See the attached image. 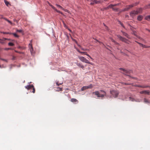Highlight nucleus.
I'll return each mask as SVG.
<instances>
[{
  "label": "nucleus",
  "instance_id": "1",
  "mask_svg": "<svg viewBox=\"0 0 150 150\" xmlns=\"http://www.w3.org/2000/svg\"><path fill=\"white\" fill-rule=\"evenodd\" d=\"M100 92L103 93L101 94L99 91H97L93 93L95 94L98 97H101L102 98H103L104 96H106V93L103 90H101L100 91Z\"/></svg>",
  "mask_w": 150,
  "mask_h": 150
},
{
  "label": "nucleus",
  "instance_id": "2",
  "mask_svg": "<svg viewBox=\"0 0 150 150\" xmlns=\"http://www.w3.org/2000/svg\"><path fill=\"white\" fill-rule=\"evenodd\" d=\"M110 93L111 94L113 97L116 98L119 94V92L117 90H113L110 91Z\"/></svg>",
  "mask_w": 150,
  "mask_h": 150
},
{
  "label": "nucleus",
  "instance_id": "3",
  "mask_svg": "<svg viewBox=\"0 0 150 150\" xmlns=\"http://www.w3.org/2000/svg\"><path fill=\"white\" fill-rule=\"evenodd\" d=\"M78 58L81 61L83 62L92 64L91 62H89L88 60L86 59L84 57L79 56Z\"/></svg>",
  "mask_w": 150,
  "mask_h": 150
},
{
  "label": "nucleus",
  "instance_id": "4",
  "mask_svg": "<svg viewBox=\"0 0 150 150\" xmlns=\"http://www.w3.org/2000/svg\"><path fill=\"white\" fill-rule=\"evenodd\" d=\"M117 37L120 39V40H121L122 41L125 42L129 44V43L128 42L129 41L128 40H127L126 38L122 37L120 35H117Z\"/></svg>",
  "mask_w": 150,
  "mask_h": 150
},
{
  "label": "nucleus",
  "instance_id": "5",
  "mask_svg": "<svg viewBox=\"0 0 150 150\" xmlns=\"http://www.w3.org/2000/svg\"><path fill=\"white\" fill-rule=\"evenodd\" d=\"M25 88L27 89L28 90H29L30 89H32L33 91H32V92L34 93H35V89L33 85H29L25 86Z\"/></svg>",
  "mask_w": 150,
  "mask_h": 150
},
{
  "label": "nucleus",
  "instance_id": "6",
  "mask_svg": "<svg viewBox=\"0 0 150 150\" xmlns=\"http://www.w3.org/2000/svg\"><path fill=\"white\" fill-rule=\"evenodd\" d=\"M93 87V85L91 84H90L88 86H83L81 89V90L82 91L85 90L86 89H88V88H92Z\"/></svg>",
  "mask_w": 150,
  "mask_h": 150
},
{
  "label": "nucleus",
  "instance_id": "7",
  "mask_svg": "<svg viewBox=\"0 0 150 150\" xmlns=\"http://www.w3.org/2000/svg\"><path fill=\"white\" fill-rule=\"evenodd\" d=\"M32 42V40L30 41V43L29 44V47L30 48V51L32 54L34 53V51H33V48L32 46L31 43Z\"/></svg>",
  "mask_w": 150,
  "mask_h": 150
},
{
  "label": "nucleus",
  "instance_id": "8",
  "mask_svg": "<svg viewBox=\"0 0 150 150\" xmlns=\"http://www.w3.org/2000/svg\"><path fill=\"white\" fill-rule=\"evenodd\" d=\"M137 5L136 4H133L132 5H129L127 6H126V7L123 10V11H128L130 8L134 6H136Z\"/></svg>",
  "mask_w": 150,
  "mask_h": 150
},
{
  "label": "nucleus",
  "instance_id": "9",
  "mask_svg": "<svg viewBox=\"0 0 150 150\" xmlns=\"http://www.w3.org/2000/svg\"><path fill=\"white\" fill-rule=\"evenodd\" d=\"M138 12L137 11H132L130 13V16L132 18H133L135 15L138 14Z\"/></svg>",
  "mask_w": 150,
  "mask_h": 150
},
{
  "label": "nucleus",
  "instance_id": "10",
  "mask_svg": "<svg viewBox=\"0 0 150 150\" xmlns=\"http://www.w3.org/2000/svg\"><path fill=\"white\" fill-rule=\"evenodd\" d=\"M120 69L123 71V73L124 74H129V71L127 70H125L124 69L122 68H120Z\"/></svg>",
  "mask_w": 150,
  "mask_h": 150
},
{
  "label": "nucleus",
  "instance_id": "11",
  "mask_svg": "<svg viewBox=\"0 0 150 150\" xmlns=\"http://www.w3.org/2000/svg\"><path fill=\"white\" fill-rule=\"evenodd\" d=\"M91 2L90 4L92 5H93L94 4H96L98 3L99 2L97 1V0H91Z\"/></svg>",
  "mask_w": 150,
  "mask_h": 150
},
{
  "label": "nucleus",
  "instance_id": "12",
  "mask_svg": "<svg viewBox=\"0 0 150 150\" xmlns=\"http://www.w3.org/2000/svg\"><path fill=\"white\" fill-rule=\"evenodd\" d=\"M150 92L149 91H140V93L141 94H142L144 93L148 95L149 94Z\"/></svg>",
  "mask_w": 150,
  "mask_h": 150
},
{
  "label": "nucleus",
  "instance_id": "13",
  "mask_svg": "<svg viewBox=\"0 0 150 150\" xmlns=\"http://www.w3.org/2000/svg\"><path fill=\"white\" fill-rule=\"evenodd\" d=\"M71 102L75 103H78V101L75 98H71Z\"/></svg>",
  "mask_w": 150,
  "mask_h": 150
},
{
  "label": "nucleus",
  "instance_id": "14",
  "mask_svg": "<svg viewBox=\"0 0 150 150\" xmlns=\"http://www.w3.org/2000/svg\"><path fill=\"white\" fill-rule=\"evenodd\" d=\"M76 64L77 66L81 68H82V69H84V67L83 65H82V64L78 62L76 63Z\"/></svg>",
  "mask_w": 150,
  "mask_h": 150
},
{
  "label": "nucleus",
  "instance_id": "15",
  "mask_svg": "<svg viewBox=\"0 0 150 150\" xmlns=\"http://www.w3.org/2000/svg\"><path fill=\"white\" fill-rule=\"evenodd\" d=\"M143 17L142 15H139L137 18V20L139 21H141L143 19Z\"/></svg>",
  "mask_w": 150,
  "mask_h": 150
},
{
  "label": "nucleus",
  "instance_id": "16",
  "mask_svg": "<svg viewBox=\"0 0 150 150\" xmlns=\"http://www.w3.org/2000/svg\"><path fill=\"white\" fill-rule=\"evenodd\" d=\"M121 32L125 36H126L127 38H129V35H128V34H127L126 33L123 31H122Z\"/></svg>",
  "mask_w": 150,
  "mask_h": 150
},
{
  "label": "nucleus",
  "instance_id": "17",
  "mask_svg": "<svg viewBox=\"0 0 150 150\" xmlns=\"http://www.w3.org/2000/svg\"><path fill=\"white\" fill-rule=\"evenodd\" d=\"M4 2L5 4L8 6L9 5H10L9 2L6 0H4Z\"/></svg>",
  "mask_w": 150,
  "mask_h": 150
},
{
  "label": "nucleus",
  "instance_id": "18",
  "mask_svg": "<svg viewBox=\"0 0 150 150\" xmlns=\"http://www.w3.org/2000/svg\"><path fill=\"white\" fill-rule=\"evenodd\" d=\"M10 35H13L14 36L17 38H18L19 37V36L16 33H10Z\"/></svg>",
  "mask_w": 150,
  "mask_h": 150
},
{
  "label": "nucleus",
  "instance_id": "19",
  "mask_svg": "<svg viewBox=\"0 0 150 150\" xmlns=\"http://www.w3.org/2000/svg\"><path fill=\"white\" fill-rule=\"evenodd\" d=\"M113 7V4H111L110 5H109V6H108L107 7L105 8V10H107V9H108L109 8H112V7Z\"/></svg>",
  "mask_w": 150,
  "mask_h": 150
},
{
  "label": "nucleus",
  "instance_id": "20",
  "mask_svg": "<svg viewBox=\"0 0 150 150\" xmlns=\"http://www.w3.org/2000/svg\"><path fill=\"white\" fill-rule=\"evenodd\" d=\"M145 19L147 21H150V15L146 16L145 17Z\"/></svg>",
  "mask_w": 150,
  "mask_h": 150
},
{
  "label": "nucleus",
  "instance_id": "21",
  "mask_svg": "<svg viewBox=\"0 0 150 150\" xmlns=\"http://www.w3.org/2000/svg\"><path fill=\"white\" fill-rule=\"evenodd\" d=\"M57 89L56 90V91H62V88L60 87H57Z\"/></svg>",
  "mask_w": 150,
  "mask_h": 150
},
{
  "label": "nucleus",
  "instance_id": "22",
  "mask_svg": "<svg viewBox=\"0 0 150 150\" xmlns=\"http://www.w3.org/2000/svg\"><path fill=\"white\" fill-rule=\"evenodd\" d=\"M142 9L141 8H139L138 9L137 11L138 12V14L141 13L142 12Z\"/></svg>",
  "mask_w": 150,
  "mask_h": 150
},
{
  "label": "nucleus",
  "instance_id": "23",
  "mask_svg": "<svg viewBox=\"0 0 150 150\" xmlns=\"http://www.w3.org/2000/svg\"><path fill=\"white\" fill-rule=\"evenodd\" d=\"M111 41L114 42L115 44H118V45L119 44V43H117V42H116L114 40H113V39H112V38H111Z\"/></svg>",
  "mask_w": 150,
  "mask_h": 150
},
{
  "label": "nucleus",
  "instance_id": "24",
  "mask_svg": "<svg viewBox=\"0 0 150 150\" xmlns=\"http://www.w3.org/2000/svg\"><path fill=\"white\" fill-rule=\"evenodd\" d=\"M71 39L73 41H74L78 45V46L79 47H80L81 46L80 45H78V43H77V41L74 39H73V38H71Z\"/></svg>",
  "mask_w": 150,
  "mask_h": 150
},
{
  "label": "nucleus",
  "instance_id": "25",
  "mask_svg": "<svg viewBox=\"0 0 150 150\" xmlns=\"http://www.w3.org/2000/svg\"><path fill=\"white\" fill-rule=\"evenodd\" d=\"M8 45L9 46H13L14 45V44L12 42H9L8 43Z\"/></svg>",
  "mask_w": 150,
  "mask_h": 150
},
{
  "label": "nucleus",
  "instance_id": "26",
  "mask_svg": "<svg viewBox=\"0 0 150 150\" xmlns=\"http://www.w3.org/2000/svg\"><path fill=\"white\" fill-rule=\"evenodd\" d=\"M16 31L17 32H18L19 33H21L23 32V30L22 29H20V30H18L17 29L16 30Z\"/></svg>",
  "mask_w": 150,
  "mask_h": 150
},
{
  "label": "nucleus",
  "instance_id": "27",
  "mask_svg": "<svg viewBox=\"0 0 150 150\" xmlns=\"http://www.w3.org/2000/svg\"><path fill=\"white\" fill-rule=\"evenodd\" d=\"M144 101L145 103H149V101L145 98H144Z\"/></svg>",
  "mask_w": 150,
  "mask_h": 150
},
{
  "label": "nucleus",
  "instance_id": "28",
  "mask_svg": "<svg viewBox=\"0 0 150 150\" xmlns=\"http://www.w3.org/2000/svg\"><path fill=\"white\" fill-rule=\"evenodd\" d=\"M4 41V40H3V38L2 39H0V43L1 44H4V43L3 41Z\"/></svg>",
  "mask_w": 150,
  "mask_h": 150
},
{
  "label": "nucleus",
  "instance_id": "29",
  "mask_svg": "<svg viewBox=\"0 0 150 150\" xmlns=\"http://www.w3.org/2000/svg\"><path fill=\"white\" fill-rule=\"evenodd\" d=\"M1 33H3L4 34H9L10 35V33H11L6 32H1Z\"/></svg>",
  "mask_w": 150,
  "mask_h": 150
},
{
  "label": "nucleus",
  "instance_id": "30",
  "mask_svg": "<svg viewBox=\"0 0 150 150\" xmlns=\"http://www.w3.org/2000/svg\"><path fill=\"white\" fill-rule=\"evenodd\" d=\"M149 86L147 85H143L142 86V88H146L148 87H149Z\"/></svg>",
  "mask_w": 150,
  "mask_h": 150
},
{
  "label": "nucleus",
  "instance_id": "31",
  "mask_svg": "<svg viewBox=\"0 0 150 150\" xmlns=\"http://www.w3.org/2000/svg\"><path fill=\"white\" fill-rule=\"evenodd\" d=\"M56 6L62 9H63V7H62L61 6H60V5H58V4H56Z\"/></svg>",
  "mask_w": 150,
  "mask_h": 150
},
{
  "label": "nucleus",
  "instance_id": "32",
  "mask_svg": "<svg viewBox=\"0 0 150 150\" xmlns=\"http://www.w3.org/2000/svg\"><path fill=\"white\" fill-rule=\"evenodd\" d=\"M141 46L143 48H147V46H146L145 45H144L143 44L141 45Z\"/></svg>",
  "mask_w": 150,
  "mask_h": 150
},
{
  "label": "nucleus",
  "instance_id": "33",
  "mask_svg": "<svg viewBox=\"0 0 150 150\" xmlns=\"http://www.w3.org/2000/svg\"><path fill=\"white\" fill-rule=\"evenodd\" d=\"M112 9L114 10V11H118V9L117 8H114V7H112Z\"/></svg>",
  "mask_w": 150,
  "mask_h": 150
},
{
  "label": "nucleus",
  "instance_id": "34",
  "mask_svg": "<svg viewBox=\"0 0 150 150\" xmlns=\"http://www.w3.org/2000/svg\"><path fill=\"white\" fill-rule=\"evenodd\" d=\"M103 25H104V26H105V29L107 30H109V29H108V27L107 26L105 25V24H104V23H103Z\"/></svg>",
  "mask_w": 150,
  "mask_h": 150
},
{
  "label": "nucleus",
  "instance_id": "35",
  "mask_svg": "<svg viewBox=\"0 0 150 150\" xmlns=\"http://www.w3.org/2000/svg\"><path fill=\"white\" fill-rule=\"evenodd\" d=\"M62 83H59L58 82H57L56 83V84L57 86H59L60 85H61L62 84Z\"/></svg>",
  "mask_w": 150,
  "mask_h": 150
},
{
  "label": "nucleus",
  "instance_id": "36",
  "mask_svg": "<svg viewBox=\"0 0 150 150\" xmlns=\"http://www.w3.org/2000/svg\"><path fill=\"white\" fill-rule=\"evenodd\" d=\"M119 23L120 24V25H122V27H123V28H125V27L123 25V24L120 21H119Z\"/></svg>",
  "mask_w": 150,
  "mask_h": 150
},
{
  "label": "nucleus",
  "instance_id": "37",
  "mask_svg": "<svg viewBox=\"0 0 150 150\" xmlns=\"http://www.w3.org/2000/svg\"><path fill=\"white\" fill-rule=\"evenodd\" d=\"M0 59H1V60H3V61H5L6 62H7V61L6 59H1V58H0Z\"/></svg>",
  "mask_w": 150,
  "mask_h": 150
},
{
  "label": "nucleus",
  "instance_id": "38",
  "mask_svg": "<svg viewBox=\"0 0 150 150\" xmlns=\"http://www.w3.org/2000/svg\"><path fill=\"white\" fill-rule=\"evenodd\" d=\"M135 86L136 87H138L142 88V86L140 85H137Z\"/></svg>",
  "mask_w": 150,
  "mask_h": 150
},
{
  "label": "nucleus",
  "instance_id": "39",
  "mask_svg": "<svg viewBox=\"0 0 150 150\" xmlns=\"http://www.w3.org/2000/svg\"><path fill=\"white\" fill-rule=\"evenodd\" d=\"M3 40H4V41L6 40H11L10 39H7V38H3Z\"/></svg>",
  "mask_w": 150,
  "mask_h": 150
},
{
  "label": "nucleus",
  "instance_id": "40",
  "mask_svg": "<svg viewBox=\"0 0 150 150\" xmlns=\"http://www.w3.org/2000/svg\"><path fill=\"white\" fill-rule=\"evenodd\" d=\"M50 6L54 10L55 9V8L52 5H50Z\"/></svg>",
  "mask_w": 150,
  "mask_h": 150
},
{
  "label": "nucleus",
  "instance_id": "41",
  "mask_svg": "<svg viewBox=\"0 0 150 150\" xmlns=\"http://www.w3.org/2000/svg\"><path fill=\"white\" fill-rule=\"evenodd\" d=\"M93 39H94V40H96L97 42H98L100 44L102 43L101 42L99 41L98 40H97L96 39H94L93 38Z\"/></svg>",
  "mask_w": 150,
  "mask_h": 150
},
{
  "label": "nucleus",
  "instance_id": "42",
  "mask_svg": "<svg viewBox=\"0 0 150 150\" xmlns=\"http://www.w3.org/2000/svg\"><path fill=\"white\" fill-rule=\"evenodd\" d=\"M7 21L9 23H10L11 24H12V22L9 20H8Z\"/></svg>",
  "mask_w": 150,
  "mask_h": 150
},
{
  "label": "nucleus",
  "instance_id": "43",
  "mask_svg": "<svg viewBox=\"0 0 150 150\" xmlns=\"http://www.w3.org/2000/svg\"><path fill=\"white\" fill-rule=\"evenodd\" d=\"M85 55H86L88 57H90V56L88 54H87V53H85Z\"/></svg>",
  "mask_w": 150,
  "mask_h": 150
},
{
  "label": "nucleus",
  "instance_id": "44",
  "mask_svg": "<svg viewBox=\"0 0 150 150\" xmlns=\"http://www.w3.org/2000/svg\"><path fill=\"white\" fill-rule=\"evenodd\" d=\"M63 25H64V27H65L66 28H67V26L66 25L65 23H64V24Z\"/></svg>",
  "mask_w": 150,
  "mask_h": 150
},
{
  "label": "nucleus",
  "instance_id": "45",
  "mask_svg": "<svg viewBox=\"0 0 150 150\" xmlns=\"http://www.w3.org/2000/svg\"><path fill=\"white\" fill-rule=\"evenodd\" d=\"M4 18L2 15H0V18Z\"/></svg>",
  "mask_w": 150,
  "mask_h": 150
},
{
  "label": "nucleus",
  "instance_id": "46",
  "mask_svg": "<svg viewBox=\"0 0 150 150\" xmlns=\"http://www.w3.org/2000/svg\"><path fill=\"white\" fill-rule=\"evenodd\" d=\"M57 12L58 13H61L62 14V13L60 11H58Z\"/></svg>",
  "mask_w": 150,
  "mask_h": 150
},
{
  "label": "nucleus",
  "instance_id": "47",
  "mask_svg": "<svg viewBox=\"0 0 150 150\" xmlns=\"http://www.w3.org/2000/svg\"><path fill=\"white\" fill-rule=\"evenodd\" d=\"M119 5V4H113V7L114 6H117L118 5Z\"/></svg>",
  "mask_w": 150,
  "mask_h": 150
},
{
  "label": "nucleus",
  "instance_id": "48",
  "mask_svg": "<svg viewBox=\"0 0 150 150\" xmlns=\"http://www.w3.org/2000/svg\"><path fill=\"white\" fill-rule=\"evenodd\" d=\"M15 58H16V57H15L14 56H13V57L12 59H13V60H15Z\"/></svg>",
  "mask_w": 150,
  "mask_h": 150
},
{
  "label": "nucleus",
  "instance_id": "49",
  "mask_svg": "<svg viewBox=\"0 0 150 150\" xmlns=\"http://www.w3.org/2000/svg\"><path fill=\"white\" fill-rule=\"evenodd\" d=\"M81 54H85V53H87L86 52H81Z\"/></svg>",
  "mask_w": 150,
  "mask_h": 150
},
{
  "label": "nucleus",
  "instance_id": "50",
  "mask_svg": "<svg viewBox=\"0 0 150 150\" xmlns=\"http://www.w3.org/2000/svg\"><path fill=\"white\" fill-rule=\"evenodd\" d=\"M10 49V48H6L5 49V50H9Z\"/></svg>",
  "mask_w": 150,
  "mask_h": 150
},
{
  "label": "nucleus",
  "instance_id": "51",
  "mask_svg": "<svg viewBox=\"0 0 150 150\" xmlns=\"http://www.w3.org/2000/svg\"><path fill=\"white\" fill-rule=\"evenodd\" d=\"M3 19H4V20H5L6 21H7L8 20L7 19L4 18Z\"/></svg>",
  "mask_w": 150,
  "mask_h": 150
},
{
  "label": "nucleus",
  "instance_id": "52",
  "mask_svg": "<svg viewBox=\"0 0 150 150\" xmlns=\"http://www.w3.org/2000/svg\"><path fill=\"white\" fill-rule=\"evenodd\" d=\"M77 51H78V52H79V53H81V51H80L79 50H78H78H77Z\"/></svg>",
  "mask_w": 150,
  "mask_h": 150
},
{
  "label": "nucleus",
  "instance_id": "53",
  "mask_svg": "<svg viewBox=\"0 0 150 150\" xmlns=\"http://www.w3.org/2000/svg\"><path fill=\"white\" fill-rule=\"evenodd\" d=\"M129 98H130V100L132 101H133L132 100V99H133L132 98H131V97H129Z\"/></svg>",
  "mask_w": 150,
  "mask_h": 150
},
{
  "label": "nucleus",
  "instance_id": "54",
  "mask_svg": "<svg viewBox=\"0 0 150 150\" xmlns=\"http://www.w3.org/2000/svg\"><path fill=\"white\" fill-rule=\"evenodd\" d=\"M81 49L82 50H86V49H83V48H81Z\"/></svg>",
  "mask_w": 150,
  "mask_h": 150
},
{
  "label": "nucleus",
  "instance_id": "55",
  "mask_svg": "<svg viewBox=\"0 0 150 150\" xmlns=\"http://www.w3.org/2000/svg\"><path fill=\"white\" fill-rule=\"evenodd\" d=\"M137 43L139 44V45H140L141 46V45L142 44H141V43H139V42H137Z\"/></svg>",
  "mask_w": 150,
  "mask_h": 150
},
{
  "label": "nucleus",
  "instance_id": "56",
  "mask_svg": "<svg viewBox=\"0 0 150 150\" xmlns=\"http://www.w3.org/2000/svg\"><path fill=\"white\" fill-rule=\"evenodd\" d=\"M125 17L126 18H128L129 17V16L128 15H126Z\"/></svg>",
  "mask_w": 150,
  "mask_h": 150
},
{
  "label": "nucleus",
  "instance_id": "57",
  "mask_svg": "<svg viewBox=\"0 0 150 150\" xmlns=\"http://www.w3.org/2000/svg\"><path fill=\"white\" fill-rule=\"evenodd\" d=\"M55 11H56L57 12L58 11L57 10L56 8H55V9L54 10Z\"/></svg>",
  "mask_w": 150,
  "mask_h": 150
},
{
  "label": "nucleus",
  "instance_id": "58",
  "mask_svg": "<svg viewBox=\"0 0 150 150\" xmlns=\"http://www.w3.org/2000/svg\"><path fill=\"white\" fill-rule=\"evenodd\" d=\"M90 58H91V59L92 60H93V58H92L91 57H90Z\"/></svg>",
  "mask_w": 150,
  "mask_h": 150
},
{
  "label": "nucleus",
  "instance_id": "59",
  "mask_svg": "<svg viewBox=\"0 0 150 150\" xmlns=\"http://www.w3.org/2000/svg\"><path fill=\"white\" fill-rule=\"evenodd\" d=\"M68 30L70 31V32H71V30L70 29L68 28Z\"/></svg>",
  "mask_w": 150,
  "mask_h": 150
},
{
  "label": "nucleus",
  "instance_id": "60",
  "mask_svg": "<svg viewBox=\"0 0 150 150\" xmlns=\"http://www.w3.org/2000/svg\"><path fill=\"white\" fill-rule=\"evenodd\" d=\"M150 48V46H147V48Z\"/></svg>",
  "mask_w": 150,
  "mask_h": 150
},
{
  "label": "nucleus",
  "instance_id": "61",
  "mask_svg": "<svg viewBox=\"0 0 150 150\" xmlns=\"http://www.w3.org/2000/svg\"><path fill=\"white\" fill-rule=\"evenodd\" d=\"M48 4H49V5L50 6V5H52L50 4V3H48Z\"/></svg>",
  "mask_w": 150,
  "mask_h": 150
},
{
  "label": "nucleus",
  "instance_id": "62",
  "mask_svg": "<svg viewBox=\"0 0 150 150\" xmlns=\"http://www.w3.org/2000/svg\"><path fill=\"white\" fill-rule=\"evenodd\" d=\"M63 24H64V23H65L64 21H62Z\"/></svg>",
  "mask_w": 150,
  "mask_h": 150
},
{
  "label": "nucleus",
  "instance_id": "63",
  "mask_svg": "<svg viewBox=\"0 0 150 150\" xmlns=\"http://www.w3.org/2000/svg\"><path fill=\"white\" fill-rule=\"evenodd\" d=\"M18 53H19L20 54H21V52H18Z\"/></svg>",
  "mask_w": 150,
  "mask_h": 150
},
{
  "label": "nucleus",
  "instance_id": "64",
  "mask_svg": "<svg viewBox=\"0 0 150 150\" xmlns=\"http://www.w3.org/2000/svg\"><path fill=\"white\" fill-rule=\"evenodd\" d=\"M148 31L149 32H150V30H148Z\"/></svg>",
  "mask_w": 150,
  "mask_h": 150
}]
</instances>
